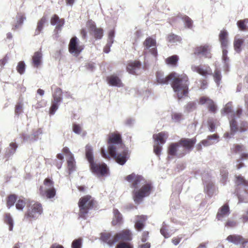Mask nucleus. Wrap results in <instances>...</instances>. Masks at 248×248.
Listing matches in <instances>:
<instances>
[{"mask_svg":"<svg viewBox=\"0 0 248 248\" xmlns=\"http://www.w3.org/2000/svg\"><path fill=\"white\" fill-rule=\"evenodd\" d=\"M156 79L157 82L161 84H168L170 81H172L171 87L179 99L188 94L189 82L187 76L185 74L179 75L176 73H172L164 77L158 72Z\"/></svg>","mask_w":248,"mask_h":248,"instance_id":"obj_1","label":"nucleus"},{"mask_svg":"<svg viewBox=\"0 0 248 248\" xmlns=\"http://www.w3.org/2000/svg\"><path fill=\"white\" fill-rule=\"evenodd\" d=\"M126 180L130 184V187L133 189V197L136 203L139 204L144 197L150 195L152 186L151 184L146 183L145 180L142 176L133 173L127 176Z\"/></svg>","mask_w":248,"mask_h":248,"instance_id":"obj_2","label":"nucleus"},{"mask_svg":"<svg viewBox=\"0 0 248 248\" xmlns=\"http://www.w3.org/2000/svg\"><path fill=\"white\" fill-rule=\"evenodd\" d=\"M108 151L109 154L115 159L120 165H124L127 161V153L124 149L121 136L119 134L111 133L108 138Z\"/></svg>","mask_w":248,"mask_h":248,"instance_id":"obj_3","label":"nucleus"},{"mask_svg":"<svg viewBox=\"0 0 248 248\" xmlns=\"http://www.w3.org/2000/svg\"><path fill=\"white\" fill-rule=\"evenodd\" d=\"M86 157L89 164L92 172L97 177L104 176L108 173V169L105 163H99L94 161L93 154V148L90 145H87L85 147Z\"/></svg>","mask_w":248,"mask_h":248,"instance_id":"obj_4","label":"nucleus"},{"mask_svg":"<svg viewBox=\"0 0 248 248\" xmlns=\"http://www.w3.org/2000/svg\"><path fill=\"white\" fill-rule=\"evenodd\" d=\"M236 192L239 200L238 203L247 202L248 201V181L241 176L236 177Z\"/></svg>","mask_w":248,"mask_h":248,"instance_id":"obj_5","label":"nucleus"},{"mask_svg":"<svg viewBox=\"0 0 248 248\" xmlns=\"http://www.w3.org/2000/svg\"><path fill=\"white\" fill-rule=\"evenodd\" d=\"M94 204V201L90 196L87 195L81 198L78 202L79 218L86 219L89 210L93 208Z\"/></svg>","mask_w":248,"mask_h":248,"instance_id":"obj_6","label":"nucleus"},{"mask_svg":"<svg viewBox=\"0 0 248 248\" xmlns=\"http://www.w3.org/2000/svg\"><path fill=\"white\" fill-rule=\"evenodd\" d=\"M242 110L241 108H238L235 112L232 111V104L231 102L227 103L224 108L222 113L228 114L230 119V128L232 133H234L236 129L235 119L239 118L241 115Z\"/></svg>","mask_w":248,"mask_h":248,"instance_id":"obj_7","label":"nucleus"},{"mask_svg":"<svg viewBox=\"0 0 248 248\" xmlns=\"http://www.w3.org/2000/svg\"><path fill=\"white\" fill-rule=\"evenodd\" d=\"M228 32L226 31H221L219 35V40L222 48V60L224 62V70L228 71V58L227 57V48L229 45L228 40Z\"/></svg>","mask_w":248,"mask_h":248,"instance_id":"obj_8","label":"nucleus"},{"mask_svg":"<svg viewBox=\"0 0 248 248\" xmlns=\"http://www.w3.org/2000/svg\"><path fill=\"white\" fill-rule=\"evenodd\" d=\"M43 213L41 204L38 202L30 204L27 213L25 215L24 219H36Z\"/></svg>","mask_w":248,"mask_h":248,"instance_id":"obj_9","label":"nucleus"},{"mask_svg":"<svg viewBox=\"0 0 248 248\" xmlns=\"http://www.w3.org/2000/svg\"><path fill=\"white\" fill-rule=\"evenodd\" d=\"M44 184L46 186V189H44L43 187L41 186L40 188L41 194L45 195L47 198L48 199L53 198L56 194V191L54 188L53 181L46 178L44 180Z\"/></svg>","mask_w":248,"mask_h":248,"instance_id":"obj_10","label":"nucleus"},{"mask_svg":"<svg viewBox=\"0 0 248 248\" xmlns=\"http://www.w3.org/2000/svg\"><path fill=\"white\" fill-rule=\"evenodd\" d=\"M232 150L233 152L235 153L241 154V160H237V164H236L237 169H240L244 166V164L241 162V160L248 159V153L244 152L245 151V147L242 145H235L232 148Z\"/></svg>","mask_w":248,"mask_h":248,"instance_id":"obj_11","label":"nucleus"},{"mask_svg":"<svg viewBox=\"0 0 248 248\" xmlns=\"http://www.w3.org/2000/svg\"><path fill=\"white\" fill-rule=\"evenodd\" d=\"M83 49V46L78 44V38L77 37H72L69 44V52L74 56H77Z\"/></svg>","mask_w":248,"mask_h":248,"instance_id":"obj_12","label":"nucleus"},{"mask_svg":"<svg viewBox=\"0 0 248 248\" xmlns=\"http://www.w3.org/2000/svg\"><path fill=\"white\" fill-rule=\"evenodd\" d=\"M145 49L149 50L152 55L156 56L157 52L156 47V41L151 37H148L143 43Z\"/></svg>","mask_w":248,"mask_h":248,"instance_id":"obj_13","label":"nucleus"},{"mask_svg":"<svg viewBox=\"0 0 248 248\" xmlns=\"http://www.w3.org/2000/svg\"><path fill=\"white\" fill-rule=\"evenodd\" d=\"M196 140L194 139H182L178 142L180 147L181 146L184 148L182 151H184L186 153V151L189 152L193 149Z\"/></svg>","mask_w":248,"mask_h":248,"instance_id":"obj_14","label":"nucleus"},{"mask_svg":"<svg viewBox=\"0 0 248 248\" xmlns=\"http://www.w3.org/2000/svg\"><path fill=\"white\" fill-rule=\"evenodd\" d=\"M180 145L178 142L171 143L168 149V154L170 155L174 156L175 155L178 157H181L183 156L186 154L185 151H181L179 150Z\"/></svg>","mask_w":248,"mask_h":248,"instance_id":"obj_15","label":"nucleus"},{"mask_svg":"<svg viewBox=\"0 0 248 248\" xmlns=\"http://www.w3.org/2000/svg\"><path fill=\"white\" fill-rule=\"evenodd\" d=\"M194 53L199 57L211 58L210 47L208 45L197 47Z\"/></svg>","mask_w":248,"mask_h":248,"instance_id":"obj_16","label":"nucleus"},{"mask_svg":"<svg viewBox=\"0 0 248 248\" xmlns=\"http://www.w3.org/2000/svg\"><path fill=\"white\" fill-rule=\"evenodd\" d=\"M191 68L193 72H196L203 76L211 75L212 73V70L208 66L192 65Z\"/></svg>","mask_w":248,"mask_h":248,"instance_id":"obj_17","label":"nucleus"},{"mask_svg":"<svg viewBox=\"0 0 248 248\" xmlns=\"http://www.w3.org/2000/svg\"><path fill=\"white\" fill-rule=\"evenodd\" d=\"M226 240L228 242L236 245L239 244L242 245L241 248H245V245L248 242L242 236L236 234L229 235L227 237Z\"/></svg>","mask_w":248,"mask_h":248,"instance_id":"obj_18","label":"nucleus"},{"mask_svg":"<svg viewBox=\"0 0 248 248\" xmlns=\"http://www.w3.org/2000/svg\"><path fill=\"white\" fill-rule=\"evenodd\" d=\"M200 104L206 105L209 110L213 113H215L217 110V106L214 101L206 96H202L200 99Z\"/></svg>","mask_w":248,"mask_h":248,"instance_id":"obj_19","label":"nucleus"},{"mask_svg":"<svg viewBox=\"0 0 248 248\" xmlns=\"http://www.w3.org/2000/svg\"><path fill=\"white\" fill-rule=\"evenodd\" d=\"M101 239L109 246H112L118 242V239L116 238L115 235L113 236L110 232L102 233L101 234Z\"/></svg>","mask_w":248,"mask_h":248,"instance_id":"obj_20","label":"nucleus"},{"mask_svg":"<svg viewBox=\"0 0 248 248\" xmlns=\"http://www.w3.org/2000/svg\"><path fill=\"white\" fill-rule=\"evenodd\" d=\"M127 71L131 74H139L141 70V63L140 62H133L128 63Z\"/></svg>","mask_w":248,"mask_h":248,"instance_id":"obj_21","label":"nucleus"},{"mask_svg":"<svg viewBox=\"0 0 248 248\" xmlns=\"http://www.w3.org/2000/svg\"><path fill=\"white\" fill-rule=\"evenodd\" d=\"M230 214L229 205L225 204L219 209L217 215V218L218 220H222L224 217H228Z\"/></svg>","mask_w":248,"mask_h":248,"instance_id":"obj_22","label":"nucleus"},{"mask_svg":"<svg viewBox=\"0 0 248 248\" xmlns=\"http://www.w3.org/2000/svg\"><path fill=\"white\" fill-rule=\"evenodd\" d=\"M107 80L108 84L111 86H115L117 87H123V84L120 78L116 75H111L108 77Z\"/></svg>","mask_w":248,"mask_h":248,"instance_id":"obj_23","label":"nucleus"},{"mask_svg":"<svg viewBox=\"0 0 248 248\" xmlns=\"http://www.w3.org/2000/svg\"><path fill=\"white\" fill-rule=\"evenodd\" d=\"M116 238L119 240L130 241L132 239L131 233L129 230H123L115 234Z\"/></svg>","mask_w":248,"mask_h":248,"instance_id":"obj_24","label":"nucleus"},{"mask_svg":"<svg viewBox=\"0 0 248 248\" xmlns=\"http://www.w3.org/2000/svg\"><path fill=\"white\" fill-rule=\"evenodd\" d=\"M168 138V134L167 133L162 132L157 134H154L153 138L155 140V143L158 144H163L166 142V140Z\"/></svg>","mask_w":248,"mask_h":248,"instance_id":"obj_25","label":"nucleus"},{"mask_svg":"<svg viewBox=\"0 0 248 248\" xmlns=\"http://www.w3.org/2000/svg\"><path fill=\"white\" fill-rule=\"evenodd\" d=\"M88 24L90 25L91 30L94 32V37L96 39H101L103 34V30L102 29L96 28L94 23L92 21H89Z\"/></svg>","mask_w":248,"mask_h":248,"instance_id":"obj_26","label":"nucleus"},{"mask_svg":"<svg viewBox=\"0 0 248 248\" xmlns=\"http://www.w3.org/2000/svg\"><path fill=\"white\" fill-rule=\"evenodd\" d=\"M218 136L217 134L209 135L207 139L202 141V143L204 146H209L218 141Z\"/></svg>","mask_w":248,"mask_h":248,"instance_id":"obj_27","label":"nucleus"},{"mask_svg":"<svg viewBox=\"0 0 248 248\" xmlns=\"http://www.w3.org/2000/svg\"><path fill=\"white\" fill-rule=\"evenodd\" d=\"M146 219V217L145 216H137L135 227L138 231H140L142 229L144 226L143 222Z\"/></svg>","mask_w":248,"mask_h":248,"instance_id":"obj_28","label":"nucleus"},{"mask_svg":"<svg viewBox=\"0 0 248 248\" xmlns=\"http://www.w3.org/2000/svg\"><path fill=\"white\" fill-rule=\"evenodd\" d=\"M42 59V54L40 51L35 52L32 56V63L35 67H38L41 64Z\"/></svg>","mask_w":248,"mask_h":248,"instance_id":"obj_29","label":"nucleus"},{"mask_svg":"<svg viewBox=\"0 0 248 248\" xmlns=\"http://www.w3.org/2000/svg\"><path fill=\"white\" fill-rule=\"evenodd\" d=\"M235 124H236V121H235ZM236 127H237V129H236V131L233 133H232L231 131L230 133H229L228 132L225 133L224 137L226 138H231V136L233 135L236 131H239L240 132L246 131L247 130V127H248V124L247 123V122H243L242 124H241V125L239 128L237 127V124H236Z\"/></svg>","mask_w":248,"mask_h":248,"instance_id":"obj_30","label":"nucleus"},{"mask_svg":"<svg viewBox=\"0 0 248 248\" xmlns=\"http://www.w3.org/2000/svg\"><path fill=\"white\" fill-rule=\"evenodd\" d=\"M123 217L122 214L116 209L113 210V218L112 221V224L113 225L120 224L122 222Z\"/></svg>","mask_w":248,"mask_h":248,"instance_id":"obj_31","label":"nucleus"},{"mask_svg":"<svg viewBox=\"0 0 248 248\" xmlns=\"http://www.w3.org/2000/svg\"><path fill=\"white\" fill-rule=\"evenodd\" d=\"M64 23V19H60L59 17L56 15H55L51 19V24L52 25H57L56 28L58 30H61Z\"/></svg>","mask_w":248,"mask_h":248,"instance_id":"obj_32","label":"nucleus"},{"mask_svg":"<svg viewBox=\"0 0 248 248\" xmlns=\"http://www.w3.org/2000/svg\"><path fill=\"white\" fill-rule=\"evenodd\" d=\"M53 101L62 102V90L61 88L55 87L54 92L52 93Z\"/></svg>","mask_w":248,"mask_h":248,"instance_id":"obj_33","label":"nucleus"},{"mask_svg":"<svg viewBox=\"0 0 248 248\" xmlns=\"http://www.w3.org/2000/svg\"><path fill=\"white\" fill-rule=\"evenodd\" d=\"M160 231L161 234L165 238H168L170 237L175 232V231L171 230L169 232V231L167 229V225L164 222L162 224V226L161 228Z\"/></svg>","mask_w":248,"mask_h":248,"instance_id":"obj_34","label":"nucleus"},{"mask_svg":"<svg viewBox=\"0 0 248 248\" xmlns=\"http://www.w3.org/2000/svg\"><path fill=\"white\" fill-rule=\"evenodd\" d=\"M17 148V146L16 143H11L10 144V146L7 149L5 154V157L6 158H9L10 156L13 155L15 154Z\"/></svg>","mask_w":248,"mask_h":248,"instance_id":"obj_35","label":"nucleus"},{"mask_svg":"<svg viewBox=\"0 0 248 248\" xmlns=\"http://www.w3.org/2000/svg\"><path fill=\"white\" fill-rule=\"evenodd\" d=\"M46 21V17L45 16H43L42 18L38 21L37 23V28L35 31V35L39 34L40 32L42 31L44 24Z\"/></svg>","mask_w":248,"mask_h":248,"instance_id":"obj_36","label":"nucleus"},{"mask_svg":"<svg viewBox=\"0 0 248 248\" xmlns=\"http://www.w3.org/2000/svg\"><path fill=\"white\" fill-rule=\"evenodd\" d=\"M202 180L206 183V186L204 188L205 191L209 195H210L214 193V191L215 190V186L213 183L209 182L206 183V182L205 180L204 177H202Z\"/></svg>","mask_w":248,"mask_h":248,"instance_id":"obj_37","label":"nucleus"},{"mask_svg":"<svg viewBox=\"0 0 248 248\" xmlns=\"http://www.w3.org/2000/svg\"><path fill=\"white\" fill-rule=\"evenodd\" d=\"M4 222L9 225V231H12L14 226V220L10 214L6 213L5 215Z\"/></svg>","mask_w":248,"mask_h":248,"instance_id":"obj_38","label":"nucleus"},{"mask_svg":"<svg viewBox=\"0 0 248 248\" xmlns=\"http://www.w3.org/2000/svg\"><path fill=\"white\" fill-rule=\"evenodd\" d=\"M39 131H36L32 134L28 135L27 134H24L23 135V140L25 141L33 142L37 140V136L39 134Z\"/></svg>","mask_w":248,"mask_h":248,"instance_id":"obj_39","label":"nucleus"},{"mask_svg":"<svg viewBox=\"0 0 248 248\" xmlns=\"http://www.w3.org/2000/svg\"><path fill=\"white\" fill-rule=\"evenodd\" d=\"M167 40L169 43L173 44H177L178 43H180L181 38L180 36L175 35L173 33H171L169 34L168 36Z\"/></svg>","mask_w":248,"mask_h":248,"instance_id":"obj_40","label":"nucleus"},{"mask_svg":"<svg viewBox=\"0 0 248 248\" xmlns=\"http://www.w3.org/2000/svg\"><path fill=\"white\" fill-rule=\"evenodd\" d=\"M243 43L244 39L237 38L236 36L235 37L233 45L234 49L237 52L239 53L241 51V46Z\"/></svg>","mask_w":248,"mask_h":248,"instance_id":"obj_41","label":"nucleus"},{"mask_svg":"<svg viewBox=\"0 0 248 248\" xmlns=\"http://www.w3.org/2000/svg\"><path fill=\"white\" fill-rule=\"evenodd\" d=\"M68 168L69 171V174L75 170L76 162L74 156L69 157L67 160Z\"/></svg>","mask_w":248,"mask_h":248,"instance_id":"obj_42","label":"nucleus"},{"mask_svg":"<svg viewBox=\"0 0 248 248\" xmlns=\"http://www.w3.org/2000/svg\"><path fill=\"white\" fill-rule=\"evenodd\" d=\"M218 122L217 120L213 118H209L208 120V124L209 130L213 132L215 131Z\"/></svg>","mask_w":248,"mask_h":248,"instance_id":"obj_43","label":"nucleus"},{"mask_svg":"<svg viewBox=\"0 0 248 248\" xmlns=\"http://www.w3.org/2000/svg\"><path fill=\"white\" fill-rule=\"evenodd\" d=\"M237 25L240 30L245 31L248 28V19L240 20L237 21Z\"/></svg>","mask_w":248,"mask_h":248,"instance_id":"obj_44","label":"nucleus"},{"mask_svg":"<svg viewBox=\"0 0 248 248\" xmlns=\"http://www.w3.org/2000/svg\"><path fill=\"white\" fill-rule=\"evenodd\" d=\"M60 103L61 102L52 100L51 106L49 109V114L50 115H52L55 114L56 110L58 109Z\"/></svg>","mask_w":248,"mask_h":248,"instance_id":"obj_45","label":"nucleus"},{"mask_svg":"<svg viewBox=\"0 0 248 248\" xmlns=\"http://www.w3.org/2000/svg\"><path fill=\"white\" fill-rule=\"evenodd\" d=\"M16 196L15 195H11L8 197L7 205L9 208L14 205L16 201Z\"/></svg>","mask_w":248,"mask_h":248,"instance_id":"obj_46","label":"nucleus"},{"mask_svg":"<svg viewBox=\"0 0 248 248\" xmlns=\"http://www.w3.org/2000/svg\"><path fill=\"white\" fill-rule=\"evenodd\" d=\"M17 23L15 26V29L18 28L20 26H21L24 21L26 19V17L24 16V15L20 14L17 15Z\"/></svg>","mask_w":248,"mask_h":248,"instance_id":"obj_47","label":"nucleus"},{"mask_svg":"<svg viewBox=\"0 0 248 248\" xmlns=\"http://www.w3.org/2000/svg\"><path fill=\"white\" fill-rule=\"evenodd\" d=\"M178 57L177 55H173L168 58L166 60L167 63L173 65H175L178 62Z\"/></svg>","mask_w":248,"mask_h":248,"instance_id":"obj_48","label":"nucleus"},{"mask_svg":"<svg viewBox=\"0 0 248 248\" xmlns=\"http://www.w3.org/2000/svg\"><path fill=\"white\" fill-rule=\"evenodd\" d=\"M26 205L25 201L24 199H19L16 204V208L19 210H22Z\"/></svg>","mask_w":248,"mask_h":248,"instance_id":"obj_49","label":"nucleus"},{"mask_svg":"<svg viewBox=\"0 0 248 248\" xmlns=\"http://www.w3.org/2000/svg\"><path fill=\"white\" fill-rule=\"evenodd\" d=\"M17 72L21 75L24 74L25 70V63L24 62L21 61L18 62L16 67Z\"/></svg>","mask_w":248,"mask_h":248,"instance_id":"obj_50","label":"nucleus"},{"mask_svg":"<svg viewBox=\"0 0 248 248\" xmlns=\"http://www.w3.org/2000/svg\"><path fill=\"white\" fill-rule=\"evenodd\" d=\"M214 80L217 85L219 84L220 81L221 79V72L219 70L216 69L213 75Z\"/></svg>","mask_w":248,"mask_h":248,"instance_id":"obj_51","label":"nucleus"},{"mask_svg":"<svg viewBox=\"0 0 248 248\" xmlns=\"http://www.w3.org/2000/svg\"><path fill=\"white\" fill-rule=\"evenodd\" d=\"M220 175L221 176V180L222 183L225 184V182L227 179L228 171L226 170L223 168L220 170Z\"/></svg>","mask_w":248,"mask_h":248,"instance_id":"obj_52","label":"nucleus"},{"mask_svg":"<svg viewBox=\"0 0 248 248\" xmlns=\"http://www.w3.org/2000/svg\"><path fill=\"white\" fill-rule=\"evenodd\" d=\"M183 20L185 22L186 26L188 28H191L193 22L191 18H190L187 16H185L183 17Z\"/></svg>","mask_w":248,"mask_h":248,"instance_id":"obj_53","label":"nucleus"},{"mask_svg":"<svg viewBox=\"0 0 248 248\" xmlns=\"http://www.w3.org/2000/svg\"><path fill=\"white\" fill-rule=\"evenodd\" d=\"M82 245V239L78 238L74 240L72 243V248H81Z\"/></svg>","mask_w":248,"mask_h":248,"instance_id":"obj_54","label":"nucleus"},{"mask_svg":"<svg viewBox=\"0 0 248 248\" xmlns=\"http://www.w3.org/2000/svg\"><path fill=\"white\" fill-rule=\"evenodd\" d=\"M114 31L111 30L108 33V46H111L113 43V38L114 37Z\"/></svg>","mask_w":248,"mask_h":248,"instance_id":"obj_55","label":"nucleus"},{"mask_svg":"<svg viewBox=\"0 0 248 248\" xmlns=\"http://www.w3.org/2000/svg\"><path fill=\"white\" fill-rule=\"evenodd\" d=\"M73 131L75 134L80 135L82 132L81 126L79 124H73Z\"/></svg>","mask_w":248,"mask_h":248,"instance_id":"obj_56","label":"nucleus"},{"mask_svg":"<svg viewBox=\"0 0 248 248\" xmlns=\"http://www.w3.org/2000/svg\"><path fill=\"white\" fill-rule=\"evenodd\" d=\"M182 117V114L181 113H174L172 115V119L175 122H179L181 120Z\"/></svg>","mask_w":248,"mask_h":248,"instance_id":"obj_57","label":"nucleus"},{"mask_svg":"<svg viewBox=\"0 0 248 248\" xmlns=\"http://www.w3.org/2000/svg\"><path fill=\"white\" fill-rule=\"evenodd\" d=\"M161 151V146H159L158 144L155 143L154 146V152L156 155L159 156L160 154Z\"/></svg>","mask_w":248,"mask_h":248,"instance_id":"obj_58","label":"nucleus"},{"mask_svg":"<svg viewBox=\"0 0 248 248\" xmlns=\"http://www.w3.org/2000/svg\"><path fill=\"white\" fill-rule=\"evenodd\" d=\"M195 104L193 102H189L185 106V109L187 111H192L195 108Z\"/></svg>","mask_w":248,"mask_h":248,"instance_id":"obj_59","label":"nucleus"},{"mask_svg":"<svg viewBox=\"0 0 248 248\" xmlns=\"http://www.w3.org/2000/svg\"><path fill=\"white\" fill-rule=\"evenodd\" d=\"M236 222L233 220H228L225 224V226L228 228L234 227L236 225Z\"/></svg>","mask_w":248,"mask_h":248,"instance_id":"obj_60","label":"nucleus"},{"mask_svg":"<svg viewBox=\"0 0 248 248\" xmlns=\"http://www.w3.org/2000/svg\"><path fill=\"white\" fill-rule=\"evenodd\" d=\"M116 248H132L128 244L124 242L120 243Z\"/></svg>","mask_w":248,"mask_h":248,"instance_id":"obj_61","label":"nucleus"},{"mask_svg":"<svg viewBox=\"0 0 248 248\" xmlns=\"http://www.w3.org/2000/svg\"><path fill=\"white\" fill-rule=\"evenodd\" d=\"M22 108V105L20 104L16 105L15 109V113L16 115H18L21 113Z\"/></svg>","mask_w":248,"mask_h":248,"instance_id":"obj_62","label":"nucleus"},{"mask_svg":"<svg viewBox=\"0 0 248 248\" xmlns=\"http://www.w3.org/2000/svg\"><path fill=\"white\" fill-rule=\"evenodd\" d=\"M62 151L63 153L67 155V156H68V158L73 156V155L69 151V149L67 147L63 148Z\"/></svg>","mask_w":248,"mask_h":248,"instance_id":"obj_63","label":"nucleus"},{"mask_svg":"<svg viewBox=\"0 0 248 248\" xmlns=\"http://www.w3.org/2000/svg\"><path fill=\"white\" fill-rule=\"evenodd\" d=\"M182 237H179L178 236L177 238H173L172 239V242L174 245H177L180 242L181 239H182Z\"/></svg>","mask_w":248,"mask_h":248,"instance_id":"obj_64","label":"nucleus"}]
</instances>
